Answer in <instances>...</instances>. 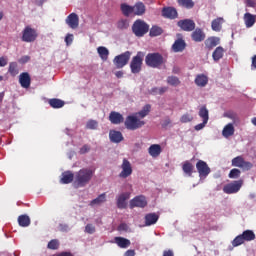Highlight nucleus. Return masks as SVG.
Masks as SVG:
<instances>
[{"label":"nucleus","mask_w":256,"mask_h":256,"mask_svg":"<svg viewBox=\"0 0 256 256\" xmlns=\"http://www.w3.org/2000/svg\"><path fill=\"white\" fill-rule=\"evenodd\" d=\"M95 175V170L89 168H82L76 172L74 176V185L76 187H85Z\"/></svg>","instance_id":"obj_1"},{"label":"nucleus","mask_w":256,"mask_h":256,"mask_svg":"<svg viewBox=\"0 0 256 256\" xmlns=\"http://www.w3.org/2000/svg\"><path fill=\"white\" fill-rule=\"evenodd\" d=\"M132 32L136 37H145L149 33V24L145 20L137 19L132 25Z\"/></svg>","instance_id":"obj_2"},{"label":"nucleus","mask_w":256,"mask_h":256,"mask_svg":"<svg viewBox=\"0 0 256 256\" xmlns=\"http://www.w3.org/2000/svg\"><path fill=\"white\" fill-rule=\"evenodd\" d=\"M145 63L148 67H152V69H157L161 67V65L164 63L163 55L158 52L149 53L148 55H146Z\"/></svg>","instance_id":"obj_3"},{"label":"nucleus","mask_w":256,"mask_h":256,"mask_svg":"<svg viewBox=\"0 0 256 256\" xmlns=\"http://www.w3.org/2000/svg\"><path fill=\"white\" fill-rule=\"evenodd\" d=\"M143 57H145V53L137 52L136 56H134L130 62L131 73L137 75L141 73V69H143Z\"/></svg>","instance_id":"obj_4"},{"label":"nucleus","mask_w":256,"mask_h":256,"mask_svg":"<svg viewBox=\"0 0 256 256\" xmlns=\"http://www.w3.org/2000/svg\"><path fill=\"white\" fill-rule=\"evenodd\" d=\"M131 55V51H126L114 57L113 64L115 65L116 69H123V67L129 63Z\"/></svg>","instance_id":"obj_5"},{"label":"nucleus","mask_w":256,"mask_h":256,"mask_svg":"<svg viewBox=\"0 0 256 256\" xmlns=\"http://www.w3.org/2000/svg\"><path fill=\"white\" fill-rule=\"evenodd\" d=\"M38 36L39 34L37 33V30L31 28V26H26L22 31L21 41L24 43H33L37 40Z\"/></svg>","instance_id":"obj_6"},{"label":"nucleus","mask_w":256,"mask_h":256,"mask_svg":"<svg viewBox=\"0 0 256 256\" xmlns=\"http://www.w3.org/2000/svg\"><path fill=\"white\" fill-rule=\"evenodd\" d=\"M126 129L129 131H136V129H141L145 125V121L139 120L135 116H128L124 122Z\"/></svg>","instance_id":"obj_7"},{"label":"nucleus","mask_w":256,"mask_h":256,"mask_svg":"<svg viewBox=\"0 0 256 256\" xmlns=\"http://www.w3.org/2000/svg\"><path fill=\"white\" fill-rule=\"evenodd\" d=\"M241 187H243V180L234 181L232 183L226 184L223 187L224 193L226 195H233L235 193H239L241 191Z\"/></svg>","instance_id":"obj_8"},{"label":"nucleus","mask_w":256,"mask_h":256,"mask_svg":"<svg viewBox=\"0 0 256 256\" xmlns=\"http://www.w3.org/2000/svg\"><path fill=\"white\" fill-rule=\"evenodd\" d=\"M122 171L119 173L120 179H127V177H131L133 175V166H131V162L124 158L121 164Z\"/></svg>","instance_id":"obj_9"},{"label":"nucleus","mask_w":256,"mask_h":256,"mask_svg":"<svg viewBox=\"0 0 256 256\" xmlns=\"http://www.w3.org/2000/svg\"><path fill=\"white\" fill-rule=\"evenodd\" d=\"M232 167H239L240 169H243V171H249L253 167V164L245 161L242 156H237L232 159Z\"/></svg>","instance_id":"obj_10"},{"label":"nucleus","mask_w":256,"mask_h":256,"mask_svg":"<svg viewBox=\"0 0 256 256\" xmlns=\"http://www.w3.org/2000/svg\"><path fill=\"white\" fill-rule=\"evenodd\" d=\"M196 169L199 173V177L201 178L207 177L209 173H211V168L209 167L207 162L203 160H198V162L196 163Z\"/></svg>","instance_id":"obj_11"},{"label":"nucleus","mask_w":256,"mask_h":256,"mask_svg":"<svg viewBox=\"0 0 256 256\" xmlns=\"http://www.w3.org/2000/svg\"><path fill=\"white\" fill-rule=\"evenodd\" d=\"M177 25L178 27H180V29H182V31H187V32L195 31V21L191 19L179 20L177 22Z\"/></svg>","instance_id":"obj_12"},{"label":"nucleus","mask_w":256,"mask_h":256,"mask_svg":"<svg viewBox=\"0 0 256 256\" xmlns=\"http://www.w3.org/2000/svg\"><path fill=\"white\" fill-rule=\"evenodd\" d=\"M131 194L129 192H124L120 194L117 198L116 205L118 209H127V201L130 199Z\"/></svg>","instance_id":"obj_13"},{"label":"nucleus","mask_w":256,"mask_h":256,"mask_svg":"<svg viewBox=\"0 0 256 256\" xmlns=\"http://www.w3.org/2000/svg\"><path fill=\"white\" fill-rule=\"evenodd\" d=\"M134 207L145 208L147 207V200L144 196H136L130 201V208L134 209Z\"/></svg>","instance_id":"obj_14"},{"label":"nucleus","mask_w":256,"mask_h":256,"mask_svg":"<svg viewBox=\"0 0 256 256\" xmlns=\"http://www.w3.org/2000/svg\"><path fill=\"white\" fill-rule=\"evenodd\" d=\"M19 83L23 89L31 87V75H29V72H23L19 75Z\"/></svg>","instance_id":"obj_15"},{"label":"nucleus","mask_w":256,"mask_h":256,"mask_svg":"<svg viewBox=\"0 0 256 256\" xmlns=\"http://www.w3.org/2000/svg\"><path fill=\"white\" fill-rule=\"evenodd\" d=\"M177 9L174 7H164L162 8V17L165 19H177L178 17Z\"/></svg>","instance_id":"obj_16"},{"label":"nucleus","mask_w":256,"mask_h":256,"mask_svg":"<svg viewBox=\"0 0 256 256\" xmlns=\"http://www.w3.org/2000/svg\"><path fill=\"white\" fill-rule=\"evenodd\" d=\"M187 47V43H185V40L183 38H178L175 40V42L172 45V51L174 53H183Z\"/></svg>","instance_id":"obj_17"},{"label":"nucleus","mask_w":256,"mask_h":256,"mask_svg":"<svg viewBox=\"0 0 256 256\" xmlns=\"http://www.w3.org/2000/svg\"><path fill=\"white\" fill-rule=\"evenodd\" d=\"M109 121L112 123V125H121V123L125 121V118H123L121 113L112 111L109 114Z\"/></svg>","instance_id":"obj_18"},{"label":"nucleus","mask_w":256,"mask_h":256,"mask_svg":"<svg viewBox=\"0 0 256 256\" xmlns=\"http://www.w3.org/2000/svg\"><path fill=\"white\" fill-rule=\"evenodd\" d=\"M66 23L70 29H77V27H79V16L75 13H71L67 16Z\"/></svg>","instance_id":"obj_19"},{"label":"nucleus","mask_w":256,"mask_h":256,"mask_svg":"<svg viewBox=\"0 0 256 256\" xmlns=\"http://www.w3.org/2000/svg\"><path fill=\"white\" fill-rule=\"evenodd\" d=\"M148 153H149L150 157L157 159V157H159V155H161V153H163V149L161 148V145H159V144H152L148 148Z\"/></svg>","instance_id":"obj_20"},{"label":"nucleus","mask_w":256,"mask_h":256,"mask_svg":"<svg viewBox=\"0 0 256 256\" xmlns=\"http://www.w3.org/2000/svg\"><path fill=\"white\" fill-rule=\"evenodd\" d=\"M147 11V7L143 2H136L133 6V15L138 17L143 16V14Z\"/></svg>","instance_id":"obj_21"},{"label":"nucleus","mask_w":256,"mask_h":256,"mask_svg":"<svg viewBox=\"0 0 256 256\" xmlns=\"http://www.w3.org/2000/svg\"><path fill=\"white\" fill-rule=\"evenodd\" d=\"M191 38L195 43H201V41H205V32H203L201 28H196L195 31L192 32Z\"/></svg>","instance_id":"obj_22"},{"label":"nucleus","mask_w":256,"mask_h":256,"mask_svg":"<svg viewBox=\"0 0 256 256\" xmlns=\"http://www.w3.org/2000/svg\"><path fill=\"white\" fill-rule=\"evenodd\" d=\"M109 137L112 143H121L123 141V134L117 130H110Z\"/></svg>","instance_id":"obj_23"},{"label":"nucleus","mask_w":256,"mask_h":256,"mask_svg":"<svg viewBox=\"0 0 256 256\" xmlns=\"http://www.w3.org/2000/svg\"><path fill=\"white\" fill-rule=\"evenodd\" d=\"M219 43H221V38L215 36L209 37L205 40V45L209 50L214 49V47H217Z\"/></svg>","instance_id":"obj_24"},{"label":"nucleus","mask_w":256,"mask_h":256,"mask_svg":"<svg viewBox=\"0 0 256 256\" xmlns=\"http://www.w3.org/2000/svg\"><path fill=\"white\" fill-rule=\"evenodd\" d=\"M197 87H205L209 83V78L205 74H198L194 80Z\"/></svg>","instance_id":"obj_25"},{"label":"nucleus","mask_w":256,"mask_h":256,"mask_svg":"<svg viewBox=\"0 0 256 256\" xmlns=\"http://www.w3.org/2000/svg\"><path fill=\"white\" fill-rule=\"evenodd\" d=\"M244 23L248 29L253 27V25H255V23H256V15H253L249 12L245 13L244 14Z\"/></svg>","instance_id":"obj_26"},{"label":"nucleus","mask_w":256,"mask_h":256,"mask_svg":"<svg viewBox=\"0 0 256 256\" xmlns=\"http://www.w3.org/2000/svg\"><path fill=\"white\" fill-rule=\"evenodd\" d=\"M73 179H75V174L71 171H66L62 173L61 183L63 185H69V183H73Z\"/></svg>","instance_id":"obj_27"},{"label":"nucleus","mask_w":256,"mask_h":256,"mask_svg":"<svg viewBox=\"0 0 256 256\" xmlns=\"http://www.w3.org/2000/svg\"><path fill=\"white\" fill-rule=\"evenodd\" d=\"M157 221H159V215H157L155 213L146 214V216H145V225L147 227H149L151 225H155V223H157Z\"/></svg>","instance_id":"obj_28"},{"label":"nucleus","mask_w":256,"mask_h":256,"mask_svg":"<svg viewBox=\"0 0 256 256\" xmlns=\"http://www.w3.org/2000/svg\"><path fill=\"white\" fill-rule=\"evenodd\" d=\"M114 241L121 249H127L131 245V241L124 237H115Z\"/></svg>","instance_id":"obj_29"},{"label":"nucleus","mask_w":256,"mask_h":256,"mask_svg":"<svg viewBox=\"0 0 256 256\" xmlns=\"http://www.w3.org/2000/svg\"><path fill=\"white\" fill-rule=\"evenodd\" d=\"M223 23H225V20L221 17L214 19L211 24L212 31H216L217 33H219V31H221V29L223 28Z\"/></svg>","instance_id":"obj_30"},{"label":"nucleus","mask_w":256,"mask_h":256,"mask_svg":"<svg viewBox=\"0 0 256 256\" xmlns=\"http://www.w3.org/2000/svg\"><path fill=\"white\" fill-rule=\"evenodd\" d=\"M222 135L226 139L235 135V127L233 126V124L231 123L227 124L222 131Z\"/></svg>","instance_id":"obj_31"},{"label":"nucleus","mask_w":256,"mask_h":256,"mask_svg":"<svg viewBox=\"0 0 256 256\" xmlns=\"http://www.w3.org/2000/svg\"><path fill=\"white\" fill-rule=\"evenodd\" d=\"M193 169H195V166H193L189 161H185L182 165V170L188 177L193 176Z\"/></svg>","instance_id":"obj_32"},{"label":"nucleus","mask_w":256,"mask_h":256,"mask_svg":"<svg viewBox=\"0 0 256 256\" xmlns=\"http://www.w3.org/2000/svg\"><path fill=\"white\" fill-rule=\"evenodd\" d=\"M224 54L225 49L221 46H218L212 53V58L214 59V61H220V59H223Z\"/></svg>","instance_id":"obj_33"},{"label":"nucleus","mask_w":256,"mask_h":256,"mask_svg":"<svg viewBox=\"0 0 256 256\" xmlns=\"http://www.w3.org/2000/svg\"><path fill=\"white\" fill-rule=\"evenodd\" d=\"M48 103L53 109H61V107L65 106V102L57 98L50 99Z\"/></svg>","instance_id":"obj_34"},{"label":"nucleus","mask_w":256,"mask_h":256,"mask_svg":"<svg viewBox=\"0 0 256 256\" xmlns=\"http://www.w3.org/2000/svg\"><path fill=\"white\" fill-rule=\"evenodd\" d=\"M97 51L102 61H107L109 59V49H107L105 46L98 47Z\"/></svg>","instance_id":"obj_35"},{"label":"nucleus","mask_w":256,"mask_h":256,"mask_svg":"<svg viewBox=\"0 0 256 256\" xmlns=\"http://www.w3.org/2000/svg\"><path fill=\"white\" fill-rule=\"evenodd\" d=\"M18 223L20 227H29L31 225V218L28 215H20L18 217Z\"/></svg>","instance_id":"obj_36"},{"label":"nucleus","mask_w":256,"mask_h":256,"mask_svg":"<svg viewBox=\"0 0 256 256\" xmlns=\"http://www.w3.org/2000/svg\"><path fill=\"white\" fill-rule=\"evenodd\" d=\"M120 9L124 17H129V15H133V6L123 3L121 4Z\"/></svg>","instance_id":"obj_37"},{"label":"nucleus","mask_w":256,"mask_h":256,"mask_svg":"<svg viewBox=\"0 0 256 256\" xmlns=\"http://www.w3.org/2000/svg\"><path fill=\"white\" fill-rule=\"evenodd\" d=\"M105 201H107V196L105 193H102L96 199H93L90 202V205H91V207H93L95 205H101V204L105 203Z\"/></svg>","instance_id":"obj_38"},{"label":"nucleus","mask_w":256,"mask_h":256,"mask_svg":"<svg viewBox=\"0 0 256 256\" xmlns=\"http://www.w3.org/2000/svg\"><path fill=\"white\" fill-rule=\"evenodd\" d=\"M199 117H201L202 121H204V123H208L209 122V110H207V107L202 106L199 110Z\"/></svg>","instance_id":"obj_39"},{"label":"nucleus","mask_w":256,"mask_h":256,"mask_svg":"<svg viewBox=\"0 0 256 256\" xmlns=\"http://www.w3.org/2000/svg\"><path fill=\"white\" fill-rule=\"evenodd\" d=\"M159 35H163V28L159 26H152L149 32V36L159 37Z\"/></svg>","instance_id":"obj_40"},{"label":"nucleus","mask_w":256,"mask_h":256,"mask_svg":"<svg viewBox=\"0 0 256 256\" xmlns=\"http://www.w3.org/2000/svg\"><path fill=\"white\" fill-rule=\"evenodd\" d=\"M240 235H242L244 241H254L255 239V233L252 230H246Z\"/></svg>","instance_id":"obj_41"},{"label":"nucleus","mask_w":256,"mask_h":256,"mask_svg":"<svg viewBox=\"0 0 256 256\" xmlns=\"http://www.w3.org/2000/svg\"><path fill=\"white\" fill-rule=\"evenodd\" d=\"M178 4L185 9H193L195 7V2L193 0H178Z\"/></svg>","instance_id":"obj_42"},{"label":"nucleus","mask_w":256,"mask_h":256,"mask_svg":"<svg viewBox=\"0 0 256 256\" xmlns=\"http://www.w3.org/2000/svg\"><path fill=\"white\" fill-rule=\"evenodd\" d=\"M8 73H10V75L12 77H15V76L19 75V69H17V63L16 62H11L9 64Z\"/></svg>","instance_id":"obj_43"},{"label":"nucleus","mask_w":256,"mask_h":256,"mask_svg":"<svg viewBox=\"0 0 256 256\" xmlns=\"http://www.w3.org/2000/svg\"><path fill=\"white\" fill-rule=\"evenodd\" d=\"M167 83L168 85H172V87H177V85H181V80L177 76H169Z\"/></svg>","instance_id":"obj_44"},{"label":"nucleus","mask_w":256,"mask_h":256,"mask_svg":"<svg viewBox=\"0 0 256 256\" xmlns=\"http://www.w3.org/2000/svg\"><path fill=\"white\" fill-rule=\"evenodd\" d=\"M151 112V106L149 104H146L141 111L138 112L139 117H141V119L147 117V115H149V113Z\"/></svg>","instance_id":"obj_45"},{"label":"nucleus","mask_w":256,"mask_h":256,"mask_svg":"<svg viewBox=\"0 0 256 256\" xmlns=\"http://www.w3.org/2000/svg\"><path fill=\"white\" fill-rule=\"evenodd\" d=\"M99 127V122L97 120L90 119L86 123V129L95 130Z\"/></svg>","instance_id":"obj_46"},{"label":"nucleus","mask_w":256,"mask_h":256,"mask_svg":"<svg viewBox=\"0 0 256 256\" xmlns=\"http://www.w3.org/2000/svg\"><path fill=\"white\" fill-rule=\"evenodd\" d=\"M243 243H245V240L243 236L240 234L234 238V240L232 241V246L239 247V245H243Z\"/></svg>","instance_id":"obj_47"},{"label":"nucleus","mask_w":256,"mask_h":256,"mask_svg":"<svg viewBox=\"0 0 256 256\" xmlns=\"http://www.w3.org/2000/svg\"><path fill=\"white\" fill-rule=\"evenodd\" d=\"M117 28L121 29L122 31L125 29H129V20L122 19V20L118 21Z\"/></svg>","instance_id":"obj_48"},{"label":"nucleus","mask_w":256,"mask_h":256,"mask_svg":"<svg viewBox=\"0 0 256 256\" xmlns=\"http://www.w3.org/2000/svg\"><path fill=\"white\" fill-rule=\"evenodd\" d=\"M228 177H229L230 179H239V177H241V170H239V169H237V168H233V169L230 171Z\"/></svg>","instance_id":"obj_49"},{"label":"nucleus","mask_w":256,"mask_h":256,"mask_svg":"<svg viewBox=\"0 0 256 256\" xmlns=\"http://www.w3.org/2000/svg\"><path fill=\"white\" fill-rule=\"evenodd\" d=\"M48 249L57 250L59 249V240L53 239L50 242H48L47 245Z\"/></svg>","instance_id":"obj_50"},{"label":"nucleus","mask_w":256,"mask_h":256,"mask_svg":"<svg viewBox=\"0 0 256 256\" xmlns=\"http://www.w3.org/2000/svg\"><path fill=\"white\" fill-rule=\"evenodd\" d=\"M181 123H191L193 121V117L190 114H184L180 118Z\"/></svg>","instance_id":"obj_51"},{"label":"nucleus","mask_w":256,"mask_h":256,"mask_svg":"<svg viewBox=\"0 0 256 256\" xmlns=\"http://www.w3.org/2000/svg\"><path fill=\"white\" fill-rule=\"evenodd\" d=\"M95 231H96L95 225L87 224L85 226V233H88V235H93V233H95Z\"/></svg>","instance_id":"obj_52"},{"label":"nucleus","mask_w":256,"mask_h":256,"mask_svg":"<svg viewBox=\"0 0 256 256\" xmlns=\"http://www.w3.org/2000/svg\"><path fill=\"white\" fill-rule=\"evenodd\" d=\"M89 151H91V146H89L88 144H85L80 148L79 153L80 155H85V153H89Z\"/></svg>","instance_id":"obj_53"},{"label":"nucleus","mask_w":256,"mask_h":256,"mask_svg":"<svg viewBox=\"0 0 256 256\" xmlns=\"http://www.w3.org/2000/svg\"><path fill=\"white\" fill-rule=\"evenodd\" d=\"M8 63H9V59L7 58V56L0 57V67H6Z\"/></svg>","instance_id":"obj_54"},{"label":"nucleus","mask_w":256,"mask_h":256,"mask_svg":"<svg viewBox=\"0 0 256 256\" xmlns=\"http://www.w3.org/2000/svg\"><path fill=\"white\" fill-rule=\"evenodd\" d=\"M65 43L67 46L71 45L73 43V34H67L65 37Z\"/></svg>","instance_id":"obj_55"},{"label":"nucleus","mask_w":256,"mask_h":256,"mask_svg":"<svg viewBox=\"0 0 256 256\" xmlns=\"http://www.w3.org/2000/svg\"><path fill=\"white\" fill-rule=\"evenodd\" d=\"M59 231H61L62 233H67L69 231V225L60 224L59 225Z\"/></svg>","instance_id":"obj_56"},{"label":"nucleus","mask_w":256,"mask_h":256,"mask_svg":"<svg viewBox=\"0 0 256 256\" xmlns=\"http://www.w3.org/2000/svg\"><path fill=\"white\" fill-rule=\"evenodd\" d=\"M206 125H207V123H205V120H203V122L200 124H197L194 127V129H195V131H201V129H204Z\"/></svg>","instance_id":"obj_57"},{"label":"nucleus","mask_w":256,"mask_h":256,"mask_svg":"<svg viewBox=\"0 0 256 256\" xmlns=\"http://www.w3.org/2000/svg\"><path fill=\"white\" fill-rule=\"evenodd\" d=\"M246 6H247V7L255 8V7H256V2H255V0H246Z\"/></svg>","instance_id":"obj_58"},{"label":"nucleus","mask_w":256,"mask_h":256,"mask_svg":"<svg viewBox=\"0 0 256 256\" xmlns=\"http://www.w3.org/2000/svg\"><path fill=\"white\" fill-rule=\"evenodd\" d=\"M129 229V226L127 224L122 223L118 226V231H127Z\"/></svg>","instance_id":"obj_59"},{"label":"nucleus","mask_w":256,"mask_h":256,"mask_svg":"<svg viewBox=\"0 0 256 256\" xmlns=\"http://www.w3.org/2000/svg\"><path fill=\"white\" fill-rule=\"evenodd\" d=\"M168 89L169 88L166 86L158 88V95H163V93H167Z\"/></svg>","instance_id":"obj_60"},{"label":"nucleus","mask_w":256,"mask_h":256,"mask_svg":"<svg viewBox=\"0 0 256 256\" xmlns=\"http://www.w3.org/2000/svg\"><path fill=\"white\" fill-rule=\"evenodd\" d=\"M124 256H135V250H127Z\"/></svg>","instance_id":"obj_61"},{"label":"nucleus","mask_w":256,"mask_h":256,"mask_svg":"<svg viewBox=\"0 0 256 256\" xmlns=\"http://www.w3.org/2000/svg\"><path fill=\"white\" fill-rule=\"evenodd\" d=\"M163 256H174L173 250H165Z\"/></svg>","instance_id":"obj_62"},{"label":"nucleus","mask_w":256,"mask_h":256,"mask_svg":"<svg viewBox=\"0 0 256 256\" xmlns=\"http://www.w3.org/2000/svg\"><path fill=\"white\" fill-rule=\"evenodd\" d=\"M252 69H256V55H254L252 57V65H251Z\"/></svg>","instance_id":"obj_63"},{"label":"nucleus","mask_w":256,"mask_h":256,"mask_svg":"<svg viewBox=\"0 0 256 256\" xmlns=\"http://www.w3.org/2000/svg\"><path fill=\"white\" fill-rule=\"evenodd\" d=\"M115 76L117 77V79H121V77H123V71H117L115 73Z\"/></svg>","instance_id":"obj_64"}]
</instances>
